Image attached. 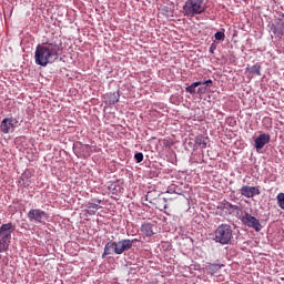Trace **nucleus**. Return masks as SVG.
Wrapping results in <instances>:
<instances>
[{
    "instance_id": "423d86ee",
    "label": "nucleus",
    "mask_w": 284,
    "mask_h": 284,
    "mask_svg": "<svg viewBox=\"0 0 284 284\" xmlns=\"http://www.w3.org/2000/svg\"><path fill=\"white\" fill-rule=\"evenodd\" d=\"M154 192H148L146 194V201H150V203H153L154 207L156 210H160V212H163V210H168V199L159 195L158 197H153Z\"/></svg>"
},
{
    "instance_id": "a211bd4d",
    "label": "nucleus",
    "mask_w": 284,
    "mask_h": 284,
    "mask_svg": "<svg viewBox=\"0 0 284 284\" xmlns=\"http://www.w3.org/2000/svg\"><path fill=\"white\" fill-rule=\"evenodd\" d=\"M250 74H257V77H261V65L255 64L248 69Z\"/></svg>"
},
{
    "instance_id": "412c9836",
    "label": "nucleus",
    "mask_w": 284,
    "mask_h": 284,
    "mask_svg": "<svg viewBox=\"0 0 284 284\" xmlns=\"http://www.w3.org/2000/svg\"><path fill=\"white\" fill-rule=\"evenodd\" d=\"M196 144L201 145L202 148H207V138L197 139Z\"/></svg>"
},
{
    "instance_id": "1a4fd4ad",
    "label": "nucleus",
    "mask_w": 284,
    "mask_h": 284,
    "mask_svg": "<svg viewBox=\"0 0 284 284\" xmlns=\"http://www.w3.org/2000/svg\"><path fill=\"white\" fill-rule=\"evenodd\" d=\"M240 192L242 196H245V199H254V196H258L261 194V186L243 185Z\"/></svg>"
},
{
    "instance_id": "0eeeda50",
    "label": "nucleus",
    "mask_w": 284,
    "mask_h": 284,
    "mask_svg": "<svg viewBox=\"0 0 284 284\" xmlns=\"http://www.w3.org/2000/svg\"><path fill=\"white\" fill-rule=\"evenodd\" d=\"M139 243V239L133 240H121L115 242V254H123V252H128V250H132V245Z\"/></svg>"
},
{
    "instance_id": "b1692460",
    "label": "nucleus",
    "mask_w": 284,
    "mask_h": 284,
    "mask_svg": "<svg viewBox=\"0 0 284 284\" xmlns=\"http://www.w3.org/2000/svg\"><path fill=\"white\" fill-rule=\"evenodd\" d=\"M202 85H212V80H206L205 82H202Z\"/></svg>"
},
{
    "instance_id": "9d476101",
    "label": "nucleus",
    "mask_w": 284,
    "mask_h": 284,
    "mask_svg": "<svg viewBox=\"0 0 284 284\" xmlns=\"http://www.w3.org/2000/svg\"><path fill=\"white\" fill-rule=\"evenodd\" d=\"M17 120L14 118H4L1 122L0 130L3 134H10V131L14 129Z\"/></svg>"
},
{
    "instance_id": "f3484780",
    "label": "nucleus",
    "mask_w": 284,
    "mask_h": 284,
    "mask_svg": "<svg viewBox=\"0 0 284 284\" xmlns=\"http://www.w3.org/2000/svg\"><path fill=\"white\" fill-rule=\"evenodd\" d=\"M223 207H224V210H229L231 212H239L241 210V207L239 205H233L230 202L224 203Z\"/></svg>"
},
{
    "instance_id": "2eb2a0df",
    "label": "nucleus",
    "mask_w": 284,
    "mask_h": 284,
    "mask_svg": "<svg viewBox=\"0 0 284 284\" xmlns=\"http://www.w3.org/2000/svg\"><path fill=\"white\" fill-rule=\"evenodd\" d=\"M141 232H143L146 236H154V231L152 230L151 223L142 224Z\"/></svg>"
},
{
    "instance_id": "f03ea898",
    "label": "nucleus",
    "mask_w": 284,
    "mask_h": 284,
    "mask_svg": "<svg viewBox=\"0 0 284 284\" xmlns=\"http://www.w3.org/2000/svg\"><path fill=\"white\" fill-rule=\"evenodd\" d=\"M234 239V231L230 224H221L213 233V241L220 245H230Z\"/></svg>"
},
{
    "instance_id": "dca6fc26",
    "label": "nucleus",
    "mask_w": 284,
    "mask_h": 284,
    "mask_svg": "<svg viewBox=\"0 0 284 284\" xmlns=\"http://www.w3.org/2000/svg\"><path fill=\"white\" fill-rule=\"evenodd\" d=\"M199 85H203L202 81H197V82H193L191 85L186 87V92H189V94H196V88H199Z\"/></svg>"
},
{
    "instance_id": "9b49d317",
    "label": "nucleus",
    "mask_w": 284,
    "mask_h": 284,
    "mask_svg": "<svg viewBox=\"0 0 284 284\" xmlns=\"http://www.w3.org/2000/svg\"><path fill=\"white\" fill-rule=\"evenodd\" d=\"M88 214H90L91 216H94V214H97V212H99V210H101V200L99 199H92L88 204Z\"/></svg>"
},
{
    "instance_id": "aec40b11",
    "label": "nucleus",
    "mask_w": 284,
    "mask_h": 284,
    "mask_svg": "<svg viewBox=\"0 0 284 284\" xmlns=\"http://www.w3.org/2000/svg\"><path fill=\"white\" fill-rule=\"evenodd\" d=\"M214 37H215L216 41H225V32H223V31H217L214 34Z\"/></svg>"
},
{
    "instance_id": "f8f14e48",
    "label": "nucleus",
    "mask_w": 284,
    "mask_h": 284,
    "mask_svg": "<svg viewBox=\"0 0 284 284\" xmlns=\"http://www.w3.org/2000/svg\"><path fill=\"white\" fill-rule=\"evenodd\" d=\"M270 134L267 133H262L255 139V148L257 150H263L267 143H270Z\"/></svg>"
},
{
    "instance_id": "4468645a",
    "label": "nucleus",
    "mask_w": 284,
    "mask_h": 284,
    "mask_svg": "<svg viewBox=\"0 0 284 284\" xmlns=\"http://www.w3.org/2000/svg\"><path fill=\"white\" fill-rule=\"evenodd\" d=\"M282 18H277L275 22V30L280 32V34H284V13L281 14Z\"/></svg>"
},
{
    "instance_id": "7ed1b4c3",
    "label": "nucleus",
    "mask_w": 284,
    "mask_h": 284,
    "mask_svg": "<svg viewBox=\"0 0 284 284\" xmlns=\"http://www.w3.org/2000/svg\"><path fill=\"white\" fill-rule=\"evenodd\" d=\"M206 8L205 0H186L182 8V14L192 19L196 17V14H203Z\"/></svg>"
},
{
    "instance_id": "6e6552de",
    "label": "nucleus",
    "mask_w": 284,
    "mask_h": 284,
    "mask_svg": "<svg viewBox=\"0 0 284 284\" xmlns=\"http://www.w3.org/2000/svg\"><path fill=\"white\" fill-rule=\"evenodd\" d=\"M242 223H244V225H247V227H252L253 230H255V232H261V230L263 229L261 222H258V220L252 216V214L250 213H246L242 216Z\"/></svg>"
},
{
    "instance_id": "ddd939ff",
    "label": "nucleus",
    "mask_w": 284,
    "mask_h": 284,
    "mask_svg": "<svg viewBox=\"0 0 284 284\" xmlns=\"http://www.w3.org/2000/svg\"><path fill=\"white\" fill-rule=\"evenodd\" d=\"M116 254V242H109L104 246V252L102 254V258H105V256H110V254Z\"/></svg>"
},
{
    "instance_id": "39448f33",
    "label": "nucleus",
    "mask_w": 284,
    "mask_h": 284,
    "mask_svg": "<svg viewBox=\"0 0 284 284\" xmlns=\"http://www.w3.org/2000/svg\"><path fill=\"white\" fill-rule=\"evenodd\" d=\"M30 223H45L48 214L41 209H31L27 214Z\"/></svg>"
},
{
    "instance_id": "5701e85b",
    "label": "nucleus",
    "mask_w": 284,
    "mask_h": 284,
    "mask_svg": "<svg viewBox=\"0 0 284 284\" xmlns=\"http://www.w3.org/2000/svg\"><path fill=\"white\" fill-rule=\"evenodd\" d=\"M216 51V43H212L211 44V47H210V49H209V52L211 53V54H214V52Z\"/></svg>"
},
{
    "instance_id": "6ab92c4d",
    "label": "nucleus",
    "mask_w": 284,
    "mask_h": 284,
    "mask_svg": "<svg viewBox=\"0 0 284 284\" xmlns=\"http://www.w3.org/2000/svg\"><path fill=\"white\" fill-rule=\"evenodd\" d=\"M276 199L278 207H281V210H284V193H278Z\"/></svg>"
},
{
    "instance_id": "f257e3e1",
    "label": "nucleus",
    "mask_w": 284,
    "mask_h": 284,
    "mask_svg": "<svg viewBox=\"0 0 284 284\" xmlns=\"http://www.w3.org/2000/svg\"><path fill=\"white\" fill-rule=\"evenodd\" d=\"M60 50L61 47L54 42H44L42 44H38L34 52L36 65L45 68L49 65V63L59 61Z\"/></svg>"
},
{
    "instance_id": "20e7f679",
    "label": "nucleus",
    "mask_w": 284,
    "mask_h": 284,
    "mask_svg": "<svg viewBox=\"0 0 284 284\" xmlns=\"http://www.w3.org/2000/svg\"><path fill=\"white\" fill-rule=\"evenodd\" d=\"M12 232H14L12 223L2 224L0 226V253L8 252L10 241H12Z\"/></svg>"
},
{
    "instance_id": "4be33fe9",
    "label": "nucleus",
    "mask_w": 284,
    "mask_h": 284,
    "mask_svg": "<svg viewBox=\"0 0 284 284\" xmlns=\"http://www.w3.org/2000/svg\"><path fill=\"white\" fill-rule=\"evenodd\" d=\"M134 159L136 161V163H142L143 161V153L139 152L134 154Z\"/></svg>"
},
{
    "instance_id": "393cba45",
    "label": "nucleus",
    "mask_w": 284,
    "mask_h": 284,
    "mask_svg": "<svg viewBox=\"0 0 284 284\" xmlns=\"http://www.w3.org/2000/svg\"><path fill=\"white\" fill-rule=\"evenodd\" d=\"M149 284H158V283H154V282H153V283H149Z\"/></svg>"
}]
</instances>
